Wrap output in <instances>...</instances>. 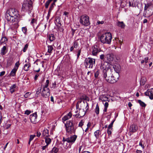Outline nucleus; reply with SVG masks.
<instances>
[{"label": "nucleus", "mask_w": 153, "mask_h": 153, "mask_svg": "<svg viewBox=\"0 0 153 153\" xmlns=\"http://www.w3.org/2000/svg\"><path fill=\"white\" fill-rule=\"evenodd\" d=\"M20 16L17 10L15 8L8 10L5 15V18L10 24H16L20 20Z\"/></svg>", "instance_id": "f257e3e1"}, {"label": "nucleus", "mask_w": 153, "mask_h": 153, "mask_svg": "<svg viewBox=\"0 0 153 153\" xmlns=\"http://www.w3.org/2000/svg\"><path fill=\"white\" fill-rule=\"evenodd\" d=\"M77 136L76 135H73L67 138L63 137L62 141L64 145L66 144V146L67 148H70L71 145L74 143L77 138Z\"/></svg>", "instance_id": "f03ea898"}, {"label": "nucleus", "mask_w": 153, "mask_h": 153, "mask_svg": "<svg viewBox=\"0 0 153 153\" xmlns=\"http://www.w3.org/2000/svg\"><path fill=\"white\" fill-rule=\"evenodd\" d=\"M100 39L101 42L103 44H110L112 39V35L110 33H105L102 34Z\"/></svg>", "instance_id": "7ed1b4c3"}, {"label": "nucleus", "mask_w": 153, "mask_h": 153, "mask_svg": "<svg viewBox=\"0 0 153 153\" xmlns=\"http://www.w3.org/2000/svg\"><path fill=\"white\" fill-rule=\"evenodd\" d=\"M66 132L68 134H72L75 133V129L74 128L72 120L67 121L65 124Z\"/></svg>", "instance_id": "20e7f679"}, {"label": "nucleus", "mask_w": 153, "mask_h": 153, "mask_svg": "<svg viewBox=\"0 0 153 153\" xmlns=\"http://www.w3.org/2000/svg\"><path fill=\"white\" fill-rule=\"evenodd\" d=\"M119 74H114V75L112 74L111 77L108 75L107 74H106V76H105V78L102 77L103 79L105 80L106 82L111 83H114L116 82L118 79L119 77Z\"/></svg>", "instance_id": "39448f33"}, {"label": "nucleus", "mask_w": 153, "mask_h": 153, "mask_svg": "<svg viewBox=\"0 0 153 153\" xmlns=\"http://www.w3.org/2000/svg\"><path fill=\"white\" fill-rule=\"evenodd\" d=\"M95 59L90 57L86 58L84 61V65L87 68H92L95 65Z\"/></svg>", "instance_id": "423d86ee"}, {"label": "nucleus", "mask_w": 153, "mask_h": 153, "mask_svg": "<svg viewBox=\"0 0 153 153\" xmlns=\"http://www.w3.org/2000/svg\"><path fill=\"white\" fill-rule=\"evenodd\" d=\"M107 63L106 62H102L99 64L100 67V69L102 70V78H105V76H106V74L108 72V69L107 68Z\"/></svg>", "instance_id": "0eeeda50"}, {"label": "nucleus", "mask_w": 153, "mask_h": 153, "mask_svg": "<svg viewBox=\"0 0 153 153\" xmlns=\"http://www.w3.org/2000/svg\"><path fill=\"white\" fill-rule=\"evenodd\" d=\"M79 22L81 24L85 26L90 25V23L88 16L85 15L81 16L79 18Z\"/></svg>", "instance_id": "6e6552de"}, {"label": "nucleus", "mask_w": 153, "mask_h": 153, "mask_svg": "<svg viewBox=\"0 0 153 153\" xmlns=\"http://www.w3.org/2000/svg\"><path fill=\"white\" fill-rule=\"evenodd\" d=\"M100 51L101 50L98 45H95L92 46L91 49V55L94 56H97Z\"/></svg>", "instance_id": "1a4fd4ad"}, {"label": "nucleus", "mask_w": 153, "mask_h": 153, "mask_svg": "<svg viewBox=\"0 0 153 153\" xmlns=\"http://www.w3.org/2000/svg\"><path fill=\"white\" fill-rule=\"evenodd\" d=\"M42 96L44 97L47 98L50 95V90L48 88L42 87V90L41 92Z\"/></svg>", "instance_id": "9d476101"}, {"label": "nucleus", "mask_w": 153, "mask_h": 153, "mask_svg": "<svg viewBox=\"0 0 153 153\" xmlns=\"http://www.w3.org/2000/svg\"><path fill=\"white\" fill-rule=\"evenodd\" d=\"M37 115L36 112L30 114L29 116V119H30L31 122L33 124H35L36 122V119Z\"/></svg>", "instance_id": "9b49d317"}, {"label": "nucleus", "mask_w": 153, "mask_h": 153, "mask_svg": "<svg viewBox=\"0 0 153 153\" xmlns=\"http://www.w3.org/2000/svg\"><path fill=\"white\" fill-rule=\"evenodd\" d=\"M145 94L146 96H149L150 99H153V88L147 90Z\"/></svg>", "instance_id": "f8f14e48"}, {"label": "nucleus", "mask_w": 153, "mask_h": 153, "mask_svg": "<svg viewBox=\"0 0 153 153\" xmlns=\"http://www.w3.org/2000/svg\"><path fill=\"white\" fill-rule=\"evenodd\" d=\"M22 8L24 10L29 9V1L28 0H24V4L22 5Z\"/></svg>", "instance_id": "ddd939ff"}, {"label": "nucleus", "mask_w": 153, "mask_h": 153, "mask_svg": "<svg viewBox=\"0 0 153 153\" xmlns=\"http://www.w3.org/2000/svg\"><path fill=\"white\" fill-rule=\"evenodd\" d=\"M72 114L71 112H69L66 115L64 116L62 119V121L64 123V122L68 120L71 117Z\"/></svg>", "instance_id": "4468645a"}, {"label": "nucleus", "mask_w": 153, "mask_h": 153, "mask_svg": "<svg viewBox=\"0 0 153 153\" xmlns=\"http://www.w3.org/2000/svg\"><path fill=\"white\" fill-rule=\"evenodd\" d=\"M137 129V127L136 125L134 124H132L131 126L129 128V130L130 132H136Z\"/></svg>", "instance_id": "2eb2a0df"}, {"label": "nucleus", "mask_w": 153, "mask_h": 153, "mask_svg": "<svg viewBox=\"0 0 153 153\" xmlns=\"http://www.w3.org/2000/svg\"><path fill=\"white\" fill-rule=\"evenodd\" d=\"M113 68L115 72V74H119V72L120 69V67L119 65H114L113 66Z\"/></svg>", "instance_id": "dca6fc26"}, {"label": "nucleus", "mask_w": 153, "mask_h": 153, "mask_svg": "<svg viewBox=\"0 0 153 153\" xmlns=\"http://www.w3.org/2000/svg\"><path fill=\"white\" fill-rule=\"evenodd\" d=\"M7 67L10 66L13 62V58L11 57H9L7 60Z\"/></svg>", "instance_id": "f3484780"}, {"label": "nucleus", "mask_w": 153, "mask_h": 153, "mask_svg": "<svg viewBox=\"0 0 153 153\" xmlns=\"http://www.w3.org/2000/svg\"><path fill=\"white\" fill-rule=\"evenodd\" d=\"M48 51L45 54V55H50L52 53V51L53 50V48L52 45H48Z\"/></svg>", "instance_id": "a211bd4d"}, {"label": "nucleus", "mask_w": 153, "mask_h": 153, "mask_svg": "<svg viewBox=\"0 0 153 153\" xmlns=\"http://www.w3.org/2000/svg\"><path fill=\"white\" fill-rule=\"evenodd\" d=\"M49 136L48 130L47 128H45L43 131L42 137H48Z\"/></svg>", "instance_id": "6ab92c4d"}, {"label": "nucleus", "mask_w": 153, "mask_h": 153, "mask_svg": "<svg viewBox=\"0 0 153 153\" xmlns=\"http://www.w3.org/2000/svg\"><path fill=\"white\" fill-rule=\"evenodd\" d=\"M7 50L6 47L5 46H4L3 48L1 49V55H5L7 52Z\"/></svg>", "instance_id": "aec40b11"}, {"label": "nucleus", "mask_w": 153, "mask_h": 153, "mask_svg": "<svg viewBox=\"0 0 153 153\" xmlns=\"http://www.w3.org/2000/svg\"><path fill=\"white\" fill-rule=\"evenodd\" d=\"M113 55L111 53L108 54L106 55L107 59L109 62L112 61L113 60Z\"/></svg>", "instance_id": "412c9836"}, {"label": "nucleus", "mask_w": 153, "mask_h": 153, "mask_svg": "<svg viewBox=\"0 0 153 153\" xmlns=\"http://www.w3.org/2000/svg\"><path fill=\"white\" fill-rule=\"evenodd\" d=\"M7 41V38L6 37H2L0 43L1 45H4L6 44V42Z\"/></svg>", "instance_id": "4be33fe9"}, {"label": "nucleus", "mask_w": 153, "mask_h": 153, "mask_svg": "<svg viewBox=\"0 0 153 153\" xmlns=\"http://www.w3.org/2000/svg\"><path fill=\"white\" fill-rule=\"evenodd\" d=\"M117 25L118 27H120L121 28H124L125 27V25L123 22H118Z\"/></svg>", "instance_id": "5701e85b"}, {"label": "nucleus", "mask_w": 153, "mask_h": 153, "mask_svg": "<svg viewBox=\"0 0 153 153\" xmlns=\"http://www.w3.org/2000/svg\"><path fill=\"white\" fill-rule=\"evenodd\" d=\"M94 134L97 140L99 138V135L101 133L99 130H97L94 132Z\"/></svg>", "instance_id": "b1692460"}, {"label": "nucleus", "mask_w": 153, "mask_h": 153, "mask_svg": "<svg viewBox=\"0 0 153 153\" xmlns=\"http://www.w3.org/2000/svg\"><path fill=\"white\" fill-rule=\"evenodd\" d=\"M16 85L15 84H14L10 87V91L11 93H13L16 91Z\"/></svg>", "instance_id": "393cba45"}, {"label": "nucleus", "mask_w": 153, "mask_h": 153, "mask_svg": "<svg viewBox=\"0 0 153 153\" xmlns=\"http://www.w3.org/2000/svg\"><path fill=\"white\" fill-rule=\"evenodd\" d=\"M48 39L50 42H52L55 39V37L54 36L53 34H50L48 35Z\"/></svg>", "instance_id": "a878e982"}, {"label": "nucleus", "mask_w": 153, "mask_h": 153, "mask_svg": "<svg viewBox=\"0 0 153 153\" xmlns=\"http://www.w3.org/2000/svg\"><path fill=\"white\" fill-rule=\"evenodd\" d=\"M45 139V142L46 143V145H48L51 142V139L49 138L48 137H44Z\"/></svg>", "instance_id": "bb28decb"}, {"label": "nucleus", "mask_w": 153, "mask_h": 153, "mask_svg": "<svg viewBox=\"0 0 153 153\" xmlns=\"http://www.w3.org/2000/svg\"><path fill=\"white\" fill-rule=\"evenodd\" d=\"M17 70V69L16 68H14L11 71L10 73V76H14L16 74V73Z\"/></svg>", "instance_id": "cd10ccee"}, {"label": "nucleus", "mask_w": 153, "mask_h": 153, "mask_svg": "<svg viewBox=\"0 0 153 153\" xmlns=\"http://www.w3.org/2000/svg\"><path fill=\"white\" fill-rule=\"evenodd\" d=\"M129 5L130 7H135L136 6V5L133 0H130L129 1Z\"/></svg>", "instance_id": "c85d7f7f"}, {"label": "nucleus", "mask_w": 153, "mask_h": 153, "mask_svg": "<svg viewBox=\"0 0 153 153\" xmlns=\"http://www.w3.org/2000/svg\"><path fill=\"white\" fill-rule=\"evenodd\" d=\"M100 98L102 101H106L108 100V97L105 95L101 96Z\"/></svg>", "instance_id": "c756f323"}, {"label": "nucleus", "mask_w": 153, "mask_h": 153, "mask_svg": "<svg viewBox=\"0 0 153 153\" xmlns=\"http://www.w3.org/2000/svg\"><path fill=\"white\" fill-rule=\"evenodd\" d=\"M58 151V149L56 147H54L51 151V153H56Z\"/></svg>", "instance_id": "7c9ffc66"}, {"label": "nucleus", "mask_w": 153, "mask_h": 153, "mask_svg": "<svg viewBox=\"0 0 153 153\" xmlns=\"http://www.w3.org/2000/svg\"><path fill=\"white\" fill-rule=\"evenodd\" d=\"M36 24V20L35 19H33L30 22L31 25L33 26V27Z\"/></svg>", "instance_id": "2f4dec72"}, {"label": "nucleus", "mask_w": 153, "mask_h": 153, "mask_svg": "<svg viewBox=\"0 0 153 153\" xmlns=\"http://www.w3.org/2000/svg\"><path fill=\"white\" fill-rule=\"evenodd\" d=\"M95 112L97 114H98L99 113L100 109L98 104H97L95 109Z\"/></svg>", "instance_id": "473e14b6"}, {"label": "nucleus", "mask_w": 153, "mask_h": 153, "mask_svg": "<svg viewBox=\"0 0 153 153\" xmlns=\"http://www.w3.org/2000/svg\"><path fill=\"white\" fill-rule=\"evenodd\" d=\"M138 102L140 104V105L143 107H145L146 106V104L140 100H138Z\"/></svg>", "instance_id": "72a5a7b5"}, {"label": "nucleus", "mask_w": 153, "mask_h": 153, "mask_svg": "<svg viewBox=\"0 0 153 153\" xmlns=\"http://www.w3.org/2000/svg\"><path fill=\"white\" fill-rule=\"evenodd\" d=\"M149 60V58L148 57H145L144 59L142 60L141 61V64H143L144 62L146 63H147L148 62Z\"/></svg>", "instance_id": "f704fd0d"}, {"label": "nucleus", "mask_w": 153, "mask_h": 153, "mask_svg": "<svg viewBox=\"0 0 153 153\" xmlns=\"http://www.w3.org/2000/svg\"><path fill=\"white\" fill-rule=\"evenodd\" d=\"M100 74V71L99 70H97L94 73V76L96 78H99L98 76Z\"/></svg>", "instance_id": "c9c22d12"}, {"label": "nucleus", "mask_w": 153, "mask_h": 153, "mask_svg": "<svg viewBox=\"0 0 153 153\" xmlns=\"http://www.w3.org/2000/svg\"><path fill=\"white\" fill-rule=\"evenodd\" d=\"M79 46L78 42L76 41H74V46L73 47L74 48H78Z\"/></svg>", "instance_id": "e433bc0d"}, {"label": "nucleus", "mask_w": 153, "mask_h": 153, "mask_svg": "<svg viewBox=\"0 0 153 153\" xmlns=\"http://www.w3.org/2000/svg\"><path fill=\"white\" fill-rule=\"evenodd\" d=\"M29 68V65L27 64H26L24 65V69L25 71H27L28 70Z\"/></svg>", "instance_id": "4c0bfd02"}, {"label": "nucleus", "mask_w": 153, "mask_h": 153, "mask_svg": "<svg viewBox=\"0 0 153 153\" xmlns=\"http://www.w3.org/2000/svg\"><path fill=\"white\" fill-rule=\"evenodd\" d=\"M51 2V1L50 0H48L46 2L45 4V7L46 8H48V6Z\"/></svg>", "instance_id": "58836bf2"}, {"label": "nucleus", "mask_w": 153, "mask_h": 153, "mask_svg": "<svg viewBox=\"0 0 153 153\" xmlns=\"http://www.w3.org/2000/svg\"><path fill=\"white\" fill-rule=\"evenodd\" d=\"M49 80L48 79H47L46 80V82L45 84V85L44 86H43V87L48 88V85L49 84Z\"/></svg>", "instance_id": "ea45409f"}, {"label": "nucleus", "mask_w": 153, "mask_h": 153, "mask_svg": "<svg viewBox=\"0 0 153 153\" xmlns=\"http://www.w3.org/2000/svg\"><path fill=\"white\" fill-rule=\"evenodd\" d=\"M35 137L36 135L35 134L30 135V138H29V144H30V141L32 140Z\"/></svg>", "instance_id": "a19ab883"}, {"label": "nucleus", "mask_w": 153, "mask_h": 153, "mask_svg": "<svg viewBox=\"0 0 153 153\" xmlns=\"http://www.w3.org/2000/svg\"><path fill=\"white\" fill-rule=\"evenodd\" d=\"M115 121V120H113L111 123L109 125L108 127V128L109 129H112V126L113 125V124Z\"/></svg>", "instance_id": "79ce46f5"}, {"label": "nucleus", "mask_w": 153, "mask_h": 153, "mask_svg": "<svg viewBox=\"0 0 153 153\" xmlns=\"http://www.w3.org/2000/svg\"><path fill=\"white\" fill-rule=\"evenodd\" d=\"M54 5H55V3H53L51 4L49 10L50 11H51Z\"/></svg>", "instance_id": "37998d69"}, {"label": "nucleus", "mask_w": 153, "mask_h": 153, "mask_svg": "<svg viewBox=\"0 0 153 153\" xmlns=\"http://www.w3.org/2000/svg\"><path fill=\"white\" fill-rule=\"evenodd\" d=\"M81 49H80L78 50V51L77 52V58H78L80 54L81 53Z\"/></svg>", "instance_id": "c03bdc74"}, {"label": "nucleus", "mask_w": 153, "mask_h": 153, "mask_svg": "<svg viewBox=\"0 0 153 153\" xmlns=\"http://www.w3.org/2000/svg\"><path fill=\"white\" fill-rule=\"evenodd\" d=\"M20 65V63L19 61H18L16 62L15 64V68H16V69H17V70L18 67H19Z\"/></svg>", "instance_id": "a18cd8bd"}, {"label": "nucleus", "mask_w": 153, "mask_h": 153, "mask_svg": "<svg viewBox=\"0 0 153 153\" xmlns=\"http://www.w3.org/2000/svg\"><path fill=\"white\" fill-rule=\"evenodd\" d=\"M28 44H27L25 45V47L24 48V49L23 50V51L24 52H25L26 51V50H27V49L28 48Z\"/></svg>", "instance_id": "49530a36"}, {"label": "nucleus", "mask_w": 153, "mask_h": 153, "mask_svg": "<svg viewBox=\"0 0 153 153\" xmlns=\"http://www.w3.org/2000/svg\"><path fill=\"white\" fill-rule=\"evenodd\" d=\"M42 89L41 88H38L36 91V94H39L40 92H41V89Z\"/></svg>", "instance_id": "de8ad7c7"}, {"label": "nucleus", "mask_w": 153, "mask_h": 153, "mask_svg": "<svg viewBox=\"0 0 153 153\" xmlns=\"http://www.w3.org/2000/svg\"><path fill=\"white\" fill-rule=\"evenodd\" d=\"M145 83V80L143 79H141L140 80V84L144 85Z\"/></svg>", "instance_id": "09e8293b"}, {"label": "nucleus", "mask_w": 153, "mask_h": 153, "mask_svg": "<svg viewBox=\"0 0 153 153\" xmlns=\"http://www.w3.org/2000/svg\"><path fill=\"white\" fill-rule=\"evenodd\" d=\"M29 9H30L31 7H32L33 1L31 0H29Z\"/></svg>", "instance_id": "8fccbe9b"}, {"label": "nucleus", "mask_w": 153, "mask_h": 153, "mask_svg": "<svg viewBox=\"0 0 153 153\" xmlns=\"http://www.w3.org/2000/svg\"><path fill=\"white\" fill-rule=\"evenodd\" d=\"M84 147L83 146H81L79 149V153H80L81 151L82 150V151H83L84 149Z\"/></svg>", "instance_id": "3c124183"}, {"label": "nucleus", "mask_w": 153, "mask_h": 153, "mask_svg": "<svg viewBox=\"0 0 153 153\" xmlns=\"http://www.w3.org/2000/svg\"><path fill=\"white\" fill-rule=\"evenodd\" d=\"M22 31L24 33H25L27 31V28L26 27H23Z\"/></svg>", "instance_id": "603ef678"}, {"label": "nucleus", "mask_w": 153, "mask_h": 153, "mask_svg": "<svg viewBox=\"0 0 153 153\" xmlns=\"http://www.w3.org/2000/svg\"><path fill=\"white\" fill-rule=\"evenodd\" d=\"M139 145L143 149L144 148V146L143 145V141L142 140H140L139 143Z\"/></svg>", "instance_id": "864d4df0"}, {"label": "nucleus", "mask_w": 153, "mask_h": 153, "mask_svg": "<svg viewBox=\"0 0 153 153\" xmlns=\"http://www.w3.org/2000/svg\"><path fill=\"white\" fill-rule=\"evenodd\" d=\"M56 21L60 25H61V23L60 21V18L58 17L56 19Z\"/></svg>", "instance_id": "5fc2aeb1"}, {"label": "nucleus", "mask_w": 153, "mask_h": 153, "mask_svg": "<svg viewBox=\"0 0 153 153\" xmlns=\"http://www.w3.org/2000/svg\"><path fill=\"white\" fill-rule=\"evenodd\" d=\"M112 129H108V128L107 133L108 135H111V130Z\"/></svg>", "instance_id": "6e6d98bb"}, {"label": "nucleus", "mask_w": 153, "mask_h": 153, "mask_svg": "<svg viewBox=\"0 0 153 153\" xmlns=\"http://www.w3.org/2000/svg\"><path fill=\"white\" fill-rule=\"evenodd\" d=\"M48 145H46L43 146L42 148V150L43 151L45 150L46 149L48 148Z\"/></svg>", "instance_id": "4d7b16f0"}, {"label": "nucleus", "mask_w": 153, "mask_h": 153, "mask_svg": "<svg viewBox=\"0 0 153 153\" xmlns=\"http://www.w3.org/2000/svg\"><path fill=\"white\" fill-rule=\"evenodd\" d=\"M83 125V122L82 120H81L79 123V126L82 127Z\"/></svg>", "instance_id": "13d9d810"}, {"label": "nucleus", "mask_w": 153, "mask_h": 153, "mask_svg": "<svg viewBox=\"0 0 153 153\" xmlns=\"http://www.w3.org/2000/svg\"><path fill=\"white\" fill-rule=\"evenodd\" d=\"M105 57V55L104 54H101L100 55V58L101 60H103Z\"/></svg>", "instance_id": "bf43d9fd"}, {"label": "nucleus", "mask_w": 153, "mask_h": 153, "mask_svg": "<svg viewBox=\"0 0 153 153\" xmlns=\"http://www.w3.org/2000/svg\"><path fill=\"white\" fill-rule=\"evenodd\" d=\"M39 74H36L35 75V76L34 77V79L35 80H36L38 76H39Z\"/></svg>", "instance_id": "052dcab7"}, {"label": "nucleus", "mask_w": 153, "mask_h": 153, "mask_svg": "<svg viewBox=\"0 0 153 153\" xmlns=\"http://www.w3.org/2000/svg\"><path fill=\"white\" fill-rule=\"evenodd\" d=\"M51 11H48V12L47 15V16L46 17L47 19H49V18L50 16V13Z\"/></svg>", "instance_id": "680f3d73"}, {"label": "nucleus", "mask_w": 153, "mask_h": 153, "mask_svg": "<svg viewBox=\"0 0 153 153\" xmlns=\"http://www.w3.org/2000/svg\"><path fill=\"white\" fill-rule=\"evenodd\" d=\"M104 22L103 21H98L97 22V24L98 25H99L100 24H102L104 23Z\"/></svg>", "instance_id": "e2e57ef3"}, {"label": "nucleus", "mask_w": 153, "mask_h": 153, "mask_svg": "<svg viewBox=\"0 0 153 153\" xmlns=\"http://www.w3.org/2000/svg\"><path fill=\"white\" fill-rule=\"evenodd\" d=\"M149 6V5L147 4H145V7H144V10H146L148 7Z\"/></svg>", "instance_id": "0e129e2a"}, {"label": "nucleus", "mask_w": 153, "mask_h": 153, "mask_svg": "<svg viewBox=\"0 0 153 153\" xmlns=\"http://www.w3.org/2000/svg\"><path fill=\"white\" fill-rule=\"evenodd\" d=\"M68 12L66 11H65L63 15H64L66 16H68Z\"/></svg>", "instance_id": "69168bd1"}, {"label": "nucleus", "mask_w": 153, "mask_h": 153, "mask_svg": "<svg viewBox=\"0 0 153 153\" xmlns=\"http://www.w3.org/2000/svg\"><path fill=\"white\" fill-rule=\"evenodd\" d=\"M10 124H7L5 126V128L6 129L9 128L10 126Z\"/></svg>", "instance_id": "338daca9"}, {"label": "nucleus", "mask_w": 153, "mask_h": 153, "mask_svg": "<svg viewBox=\"0 0 153 153\" xmlns=\"http://www.w3.org/2000/svg\"><path fill=\"white\" fill-rule=\"evenodd\" d=\"M5 73V72L4 71H3L1 72L0 74V76H1L4 75Z\"/></svg>", "instance_id": "774afa93"}]
</instances>
